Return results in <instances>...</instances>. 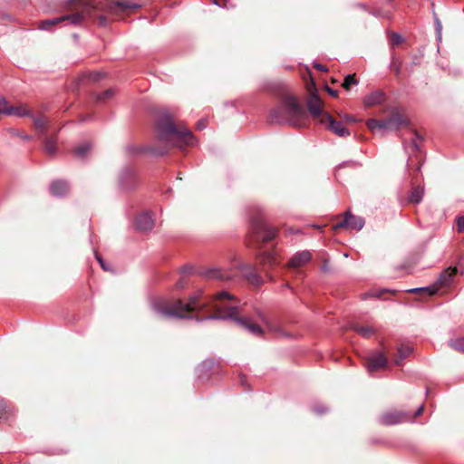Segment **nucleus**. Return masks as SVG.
Segmentation results:
<instances>
[{"mask_svg": "<svg viewBox=\"0 0 464 464\" xmlns=\"http://www.w3.org/2000/svg\"><path fill=\"white\" fill-rule=\"evenodd\" d=\"M254 241L259 249L258 260L264 267H273L277 265V260L274 251H262V245L268 244L275 240L278 229L269 225L262 218L253 221L252 224Z\"/></svg>", "mask_w": 464, "mask_h": 464, "instance_id": "nucleus-5", "label": "nucleus"}, {"mask_svg": "<svg viewBox=\"0 0 464 464\" xmlns=\"http://www.w3.org/2000/svg\"><path fill=\"white\" fill-rule=\"evenodd\" d=\"M381 295H382V292H380V291H374V292H372V293H370V294H365V295H364V298L366 297V295H372V296H374V297H380V296H381Z\"/></svg>", "mask_w": 464, "mask_h": 464, "instance_id": "nucleus-47", "label": "nucleus"}, {"mask_svg": "<svg viewBox=\"0 0 464 464\" xmlns=\"http://www.w3.org/2000/svg\"><path fill=\"white\" fill-rule=\"evenodd\" d=\"M69 191V185L64 180H55L50 185V192L56 197H62Z\"/></svg>", "mask_w": 464, "mask_h": 464, "instance_id": "nucleus-18", "label": "nucleus"}, {"mask_svg": "<svg viewBox=\"0 0 464 464\" xmlns=\"http://www.w3.org/2000/svg\"><path fill=\"white\" fill-rule=\"evenodd\" d=\"M206 126H207V121H206V120H203V119L199 120L197 123L198 130H203L206 128Z\"/></svg>", "mask_w": 464, "mask_h": 464, "instance_id": "nucleus-43", "label": "nucleus"}, {"mask_svg": "<svg viewBox=\"0 0 464 464\" xmlns=\"http://www.w3.org/2000/svg\"><path fill=\"white\" fill-rule=\"evenodd\" d=\"M158 140L167 148L177 147L184 150L196 145L192 132L184 126L176 125L169 114H162L156 123Z\"/></svg>", "mask_w": 464, "mask_h": 464, "instance_id": "nucleus-3", "label": "nucleus"}, {"mask_svg": "<svg viewBox=\"0 0 464 464\" xmlns=\"http://www.w3.org/2000/svg\"><path fill=\"white\" fill-rule=\"evenodd\" d=\"M90 144L89 143H83L82 145H80L79 147H77L73 153H74V156L79 158V159H83L86 154L88 153V151L90 150Z\"/></svg>", "mask_w": 464, "mask_h": 464, "instance_id": "nucleus-27", "label": "nucleus"}, {"mask_svg": "<svg viewBox=\"0 0 464 464\" xmlns=\"http://www.w3.org/2000/svg\"><path fill=\"white\" fill-rule=\"evenodd\" d=\"M424 196V188L421 186H415L412 188L410 196L409 201L411 203L419 204Z\"/></svg>", "mask_w": 464, "mask_h": 464, "instance_id": "nucleus-22", "label": "nucleus"}, {"mask_svg": "<svg viewBox=\"0 0 464 464\" xmlns=\"http://www.w3.org/2000/svg\"><path fill=\"white\" fill-rule=\"evenodd\" d=\"M184 287H185V284L182 281L178 282L176 285V288H178V289H182Z\"/></svg>", "mask_w": 464, "mask_h": 464, "instance_id": "nucleus-51", "label": "nucleus"}, {"mask_svg": "<svg viewBox=\"0 0 464 464\" xmlns=\"http://www.w3.org/2000/svg\"><path fill=\"white\" fill-rule=\"evenodd\" d=\"M307 112L293 95H285L280 103L270 111L269 120L276 123H288L300 127L307 120Z\"/></svg>", "mask_w": 464, "mask_h": 464, "instance_id": "nucleus-4", "label": "nucleus"}, {"mask_svg": "<svg viewBox=\"0 0 464 464\" xmlns=\"http://www.w3.org/2000/svg\"><path fill=\"white\" fill-rule=\"evenodd\" d=\"M412 349L409 345H401L398 349L397 357L394 359V362L397 365H400L402 361L411 354Z\"/></svg>", "mask_w": 464, "mask_h": 464, "instance_id": "nucleus-23", "label": "nucleus"}, {"mask_svg": "<svg viewBox=\"0 0 464 464\" xmlns=\"http://www.w3.org/2000/svg\"><path fill=\"white\" fill-rule=\"evenodd\" d=\"M327 91L332 96H337V91L332 90L330 88H327Z\"/></svg>", "mask_w": 464, "mask_h": 464, "instance_id": "nucleus-52", "label": "nucleus"}, {"mask_svg": "<svg viewBox=\"0 0 464 464\" xmlns=\"http://www.w3.org/2000/svg\"><path fill=\"white\" fill-rule=\"evenodd\" d=\"M101 76H102V73H100V72H95V73H93V74L92 75V80H93V81H97V80H99V79L101 78Z\"/></svg>", "mask_w": 464, "mask_h": 464, "instance_id": "nucleus-50", "label": "nucleus"}, {"mask_svg": "<svg viewBox=\"0 0 464 464\" xmlns=\"http://www.w3.org/2000/svg\"><path fill=\"white\" fill-rule=\"evenodd\" d=\"M44 151L53 155L56 151V140L53 137H46L44 140Z\"/></svg>", "mask_w": 464, "mask_h": 464, "instance_id": "nucleus-26", "label": "nucleus"}, {"mask_svg": "<svg viewBox=\"0 0 464 464\" xmlns=\"http://www.w3.org/2000/svg\"><path fill=\"white\" fill-rule=\"evenodd\" d=\"M313 411L318 415H322L327 411V408L323 405H314Z\"/></svg>", "mask_w": 464, "mask_h": 464, "instance_id": "nucleus-40", "label": "nucleus"}, {"mask_svg": "<svg viewBox=\"0 0 464 464\" xmlns=\"http://www.w3.org/2000/svg\"><path fill=\"white\" fill-rule=\"evenodd\" d=\"M314 67L317 70L321 71V72H326L327 71L326 67L324 65H323V64H320V63L314 64Z\"/></svg>", "mask_w": 464, "mask_h": 464, "instance_id": "nucleus-48", "label": "nucleus"}, {"mask_svg": "<svg viewBox=\"0 0 464 464\" xmlns=\"http://www.w3.org/2000/svg\"><path fill=\"white\" fill-rule=\"evenodd\" d=\"M23 139H24V140H30V139H31V137H30V136H28V135H24V136H23Z\"/></svg>", "mask_w": 464, "mask_h": 464, "instance_id": "nucleus-55", "label": "nucleus"}, {"mask_svg": "<svg viewBox=\"0 0 464 464\" xmlns=\"http://www.w3.org/2000/svg\"><path fill=\"white\" fill-rule=\"evenodd\" d=\"M321 123L324 124L330 130L340 137H345L350 135L349 130L344 125L335 121L329 113L324 114V119L321 120Z\"/></svg>", "mask_w": 464, "mask_h": 464, "instance_id": "nucleus-9", "label": "nucleus"}, {"mask_svg": "<svg viewBox=\"0 0 464 464\" xmlns=\"http://www.w3.org/2000/svg\"><path fill=\"white\" fill-rule=\"evenodd\" d=\"M366 125L372 131L388 130L386 120L370 119L367 121Z\"/></svg>", "mask_w": 464, "mask_h": 464, "instance_id": "nucleus-21", "label": "nucleus"}, {"mask_svg": "<svg viewBox=\"0 0 464 464\" xmlns=\"http://www.w3.org/2000/svg\"><path fill=\"white\" fill-rule=\"evenodd\" d=\"M154 152H155V153H157V154L162 155V154L166 153V152H167V150H163V151H154Z\"/></svg>", "mask_w": 464, "mask_h": 464, "instance_id": "nucleus-54", "label": "nucleus"}, {"mask_svg": "<svg viewBox=\"0 0 464 464\" xmlns=\"http://www.w3.org/2000/svg\"><path fill=\"white\" fill-rule=\"evenodd\" d=\"M242 276L252 285L259 287L264 284V279L259 275L256 267L250 264H244L237 266Z\"/></svg>", "mask_w": 464, "mask_h": 464, "instance_id": "nucleus-6", "label": "nucleus"}, {"mask_svg": "<svg viewBox=\"0 0 464 464\" xmlns=\"http://www.w3.org/2000/svg\"><path fill=\"white\" fill-rule=\"evenodd\" d=\"M351 328L364 338H370L375 334V329L370 325L353 324Z\"/></svg>", "mask_w": 464, "mask_h": 464, "instance_id": "nucleus-20", "label": "nucleus"}, {"mask_svg": "<svg viewBox=\"0 0 464 464\" xmlns=\"http://www.w3.org/2000/svg\"><path fill=\"white\" fill-rule=\"evenodd\" d=\"M214 364L215 362L212 360H206L199 365L198 369L201 372H208L212 369Z\"/></svg>", "mask_w": 464, "mask_h": 464, "instance_id": "nucleus-33", "label": "nucleus"}, {"mask_svg": "<svg viewBox=\"0 0 464 464\" xmlns=\"http://www.w3.org/2000/svg\"><path fill=\"white\" fill-rule=\"evenodd\" d=\"M435 27H436V33H437V38L439 41L441 40V31H442V24L439 18L435 19Z\"/></svg>", "mask_w": 464, "mask_h": 464, "instance_id": "nucleus-39", "label": "nucleus"}, {"mask_svg": "<svg viewBox=\"0 0 464 464\" xmlns=\"http://www.w3.org/2000/svg\"><path fill=\"white\" fill-rule=\"evenodd\" d=\"M456 274H457V268L456 267H454V268L449 267V268L445 269L440 275V276L438 278V281H437L438 285H440V286H447V285H449L452 282V280H453L454 276H456Z\"/></svg>", "mask_w": 464, "mask_h": 464, "instance_id": "nucleus-19", "label": "nucleus"}, {"mask_svg": "<svg viewBox=\"0 0 464 464\" xmlns=\"http://www.w3.org/2000/svg\"><path fill=\"white\" fill-rule=\"evenodd\" d=\"M411 417L402 411H387L381 416V422L384 425H395L407 421Z\"/></svg>", "mask_w": 464, "mask_h": 464, "instance_id": "nucleus-11", "label": "nucleus"}, {"mask_svg": "<svg viewBox=\"0 0 464 464\" xmlns=\"http://www.w3.org/2000/svg\"><path fill=\"white\" fill-rule=\"evenodd\" d=\"M364 226V220L361 217L352 215L350 212H346L343 219L337 223L334 227H346L350 230H361Z\"/></svg>", "mask_w": 464, "mask_h": 464, "instance_id": "nucleus-8", "label": "nucleus"}, {"mask_svg": "<svg viewBox=\"0 0 464 464\" xmlns=\"http://www.w3.org/2000/svg\"><path fill=\"white\" fill-rule=\"evenodd\" d=\"M122 176H126L127 178H129L131 181H134L135 180V175H134V172L131 170V169H127L124 171V173L122 174ZM120 182H121V185L128 189V188H131V185L130 184H128L127 182H125L123 177H121V179H120Z\"/></svg>", "mask_w": 464, "mask_h": 464, "instance_id": "nucleus-29", "label": "nucleus"}, {"mask_svg": "<svg viewBox=\"0 0 464 464\" xmlns=\"http://www.w3.org/2000/svg\"><path fill=\"white\" fill-rule=\"evenodd\" d=\"M392 66L394 67V70H395L396 73H399L400 66L399 65L398 66L395 65V62L392 63Z\"/></svg>", "mask_w": 464, "mask_h": 464, "instance_id": "nucleus-53", "label": "nucleus"}, {"mask_svg": "<svg viewBox=\"0 0 464 464\" xmlns=\"http://www.w3.org/2000/svg\"><path fill=\"white\" fill-rule=\"evenodd\" d=\"M234 324H236L239 328H241L243 330H246L253 335L260 336L263 334V330L261 329V327L258 324L253 323L249 319L237 316L235 307H234Z\"/></svg>", "mask_w": 464, "mask_h": 464, "instance_id": "nucleus-10", "label": "nucleus"}, {"mask_svg": "<svg viewBox=\"0 0 464 464\" xmlns=\"http://www.w3.org/2000/svg\"><path fill=\"white\" fill-rule=\"evenodd\" d=\"M213 3L218 6L224 7V8H230L231 2L230 0H213Z\"/></svg>", "mask_w": 464, "mask_h": 464, "instance_id": "nucleus-37", "label": "nucleus"}, {"mask_svg": "<svg viewBox=\"0 0 464 464\" xmlns=\"http://www.w3.org/2000/svg\"><path fill=\"white\" fill-rule=\"evenodd\" d=\"M72 14L60 17L47 19L40 23L41 30H49L53 25L66 22L70 24H80L87 16H92L97 11L113 13L116 9H132L138 5H130L126 1L114 0H71Z\"/></svg>", "mask_w": 464, "mask_h": 464, "instance_id": "nucleus-2", "label": "nucleus"}, {"mask_svg": "<svg viewBox=\"0 0 464 464\" xmlns=\"http://www.w3.org/2000/svg\"><path fill=\"white\" fill-rule=\"evenodd\" d=\"M95 256H96V259L98 260V262L100 263L102 268L104 270V271H110L111 268H110V265L106 264L103 259L96 253L95 254Z\"/></svg>", "mask_w": 464, "mask_h": 464, "instance_id": "nucleus-41", "label": "nucleus"}, {"mask_svg": "<svg viewBox=\"0 0 464 464\" xmlns=\"http://www.w3.org/2000/svg\"><path fill=\"white\" fill-rule=\"evenodd\" d=\"M27 114H28V111L24 107H22V106H8L7 105V111H5V115H8V116L14 115V116L22 117V116H25Z\"/></svg>", "mask_w": 464, "mask_h": 464, "instance_id": "nucleus-24", "label": "nucleus"}, {"mask_svg": "<svg viewBox=\"0 0 464 464\" xmlns=\"http://www.w3.org/2000/svg\"><path fill=\"white\" fill-rule=\"evenodd\" d=\"M48 120L44 116H37L34 118V127L41 134L44 133L45 130L48 127Z\"/></svg>", "mask_w": 464, "mask_h": 464, "instance_id": "nucleus-25", "label": "nucleus"}, {"mask_svg": "<svg viewBox=\"0 0 464 464\" xmlns=\"http://www.w3.org/2000/svg\"><path fill=\"white\" fill-rule=\"evenodd\" d=\"M457 230L459 233L464 232V217H458L456 219Z\"/></svg>", "mask_w": 464, "mask_h": 464, "instance_id": "nucleus-38", "label": "nucleus"}, {"mask_svg": "<svg viewBox=\"0 0 464 464\" xmlns=\"http://www.w3.org/2000/svg\"><path fill=\"white\" fill-rule=\"evenodd\" d=\"M423 409H424L423 405L420 406V407L417 409V411H415L414 417H418V416H420V415L422 413Z\"/></svg>", "mask_w": 464, "mask_h": 464, "instance_id": "nucleus-49", "label": "nucleus"}, {"mask_svg": "<svg viewBox=\"0 0 464 464\" xmlns=\"http://www.w3.org/2000/svg\"><path fill=\"white\" fill-rule=\"evenodd\" d=\"M386 121L388 130H398L400 127L407 125L408 123L404 115L399 112H393Z\"/></svg>", "mask_w": 464, "mask_h": 464, "instance_id": "nucleus-17", "label": "nucleus"}, {"mask_svg": "<svg viewBox=\"0 0 464 464\" xmlns=\"http://www.w3.org/2000/svg\"><path fill=\"white\" fill-rule=\"evenodd\" d=\"M204 275L208 278H221L222 277L220 271L216 270V269L208 270V271L205 272Z\"/></svg>", "mask_w": 464, "mask_h": 464, "instance_id": "nucleus-35", "label": "nucleus"}, {"mask_svg": "<svg viewBox=\"0 0 464 464\" xmlns=\"http://www.w3.org/2000/svg\"><path fill=\"white\" fill-rule=\"evenodd\" d=\"M7 111V102L5 98L0 99V115H5Z\"/></svg>", "mask_w": 464, "mask_h": 464, "instance_id": "nucleus-42", "label": "nucleus"}, {"mask_svg": "<svg viewBox=\"0 0 464 464\" xmlns=\"http://www.w3.org/2000/svg\"><path fill=\"white\" fill-rule=\"evenodd\" d=\"M312 258L309 251H301L296 253L289 261L288 266L291 268H298L307 264Z\"/></svg>", "mask_w": 464, "mask_h": 464, "instance_id": "nucleus-15", "label": "nucleus"}, {"mask_svg": "<svg viewBox=\"0 0 464 464\" xmlns=\"http://www.w3.org/2000/svg\"><path fill=\"white\" fill-rule=\"evenodd\" d=\"M358 81L355 78V74H348L343 82V87L346 90H349L351 85H356Z\"/></svg>", "mask_w": 464, "mask_h": 464, "instance_id": "nucleus-31", "label": "nucleus"}, {"mask_svg": "<svg viewBox=\"0 0 464 464\" xmlns=\"http://www.w3.org/2000/svg\"><path fill=\"white\" fill-rule=\"evenodd\" d=\"M106 24H107L106 17L104 15L99 16V24L104 26V25H106Z\"/></svg>", "mask_w": 464, "mask_h": 464, "instance_id": "nucleus-45", "label": "nucleus"}, {"mask_svg": "<svg viewBox=\"0 0 464 464\" xmlns=\"http://www.w3.org/2000/svg\"><path fill=\"white\" fill-rule=\"evenodd\" d=\"M136 228L142 232L150 231L154 227V220L150 212H144L137 216L135 219Z\"/></svg>", "mask_w": 464, "mask_h": 464, "instance_id": "nucleus-13", "label": "nucleus"}, {"mask_svg": "<svg viewBox=\"0 0 464 464\" xmlns=\"http://www.w3.org/2000/svg\"><path fill=\"white\" fill-rule=\"evenodd\" d=\"M413 135H414V137L412 138V140H411V147L414 149V150H419L420 143L421 141V138L416 132H414Z\"/></svg>", "mask_w": 464, "mask_h": 464, "instance_id": "nucleus-36", "label": "nucleus"}, {"mask_svg": "<svg viewBox=\"0 0 464 464\" xmlns=\"http://www.w3.org/2000/svg\"><path fill=\"white\" fill-rule=\"evenodd\" d=\"M203 295L202 290L193 294L188 303L177 300L170 305H165L160 302H153V311L164 318H195L203 320H227L232 318V295L227 291H221L207 302L200 303Z\"/></svg>", "mask_w": 464, "mask_h": 464, "instance_id": "nucleus-1", "label": "nucleus"}, {"mask_svg": "<svg viewBox=\"0 0 464 464\" xmlns=\"http://www.w3.org/2000/svg\"><path fill=\"white\" fill-rule=\"evenodd\" d=\"M113 94H114L113 90L109 89V90H106L103 92L98 94L97 100L99 102H105V101L109 100L110 98H111L113 96Z\"/></svg>", "mask_w": 464, "mask_h": 464, "instance_id": "nucleus-32", "label": "nucleus"}, {"mask_svg": "<svg viewBox=\"0 0 464 464\" xmlns=\"http://www.w3.org/2000/svg\"><path fill=\"white\" fill-rule=\"evenodd\" d=\"M449 344L452 349L464 353V337L450 340Z\"/></svg>", "mask_w": 464, "mask_h": 464, "instance_id": "nucleus-28", "label": "nucleus"}, {"mask_svg": "<svg viewBox=\"0 0 464 464\" xmlns=\"http://www.w3.org/2000/svg\"><path fill=\"white\" fill-rule=\"evenodd\" d=\"M307 108L314 119H318L320 121L324 119V114L326 113L323 111L322 102L316 93H313L307 102Z\"/></svg>", "mask_w": 464, "mask_h": 464, "instance_id": "nucleus-12", "label": "nucleus"}, {"mask_svg": "<svg viewBox=\"0 0 464 464\" xmlns=\"http://www.w3.org/2000/svg\"><path fill=\"white\" fill-rule=\"evenodd\" d=\"M386 95L383 92L377 90L363 98V104L365 107H372L374 105L382 104L385 102Z\"/></svg>", "mask_w": 464, "mask_h": 464, "instance_id": "nucleus-16", "label": "nucleus"}, {"mask_svg": "<svg viewBox=\"0 0 464 464\" xmlns=\"http://www.w3.org/2000/svg\"><path fill=\"white\" fill-rule=\"evenodd\" d=\"M242 276L252 285L259 287L264 284V279L259 275L256 267L250 264H244L237 266Z\"/></svg>", "mask_w": 464, "mask_h": 464, "instance_id": "nucleus-7", "label": "nucleus"}, {"mask_svg": "<svg viewBox=\"0 0 464 464\" xmlns=\"http://www.w3.org/2000/svg\"><path fill=\"white\" fill-rule=\"evenodd\" d=\"M238 379H239L240 383H241L244 387H246V388H247V387H248V386H247V383H246V376H245V375H243V374H241V373H240V374L238 375Z\"/></svg>", "mask_w": 464, "mask_h": 464, "instance_id": "nucleus-44", "label": "nucleus"}, {"mask_svg": "<svg viewBox=\"0 0 464 464\" xmlns=\"http://www.w3.org/2000/svg\"><path fill=\"white\" fill-rule=\"evenodd\" d=\"M437 291H438L437 286L412 288V289L409 290V292H411V293L425 292L429 295H435L437 293Z\"/></svg>", "mask_w": 464, "mask_h": 464, "instance_id": "nucleus-30", "label": "nucleus"}, {"mask_svg": "<svg viewBox=\"0 0 464 464\" xmlns=\"http://www.w3.org/2000/svg\"><path fill=\"white\" fill-rule=\"evenodd\" d=\"M6 411V405L3 401H0V415Z\"/></svg>", "mask_w": 464, "mask_h": 464, "instance_id": "nucleus-46", "label": "nucleus"}, {"mask_svg": "<svg viewBox=\"0 0 464 464\" xmlns=\"http://www.w3.org/2000/svg\"><path fill=\"white\" fill-rule=\"evenodd\" d=\"M387 364L386 356L382 353H378L371 356L367 362V371L374 372L380 368L385 367Z\"/></svg>", "mask_w": 464, "mask_h": 464, "instance_id": "nucleus-14", "label": "nucleus"}, {"mask_svg": "<svg viewBox=\"0 0 464 464\" xmlns=\"http://www.w3.org/2000/svg\"><path fill=\"white\" fill-rule=\"evenodd\" d=\"M402 41H403V39L399 34H397V33L392 34L391 38H390L391 45H392V46L398 45L401 43H402Z\"/></svg>", "mask_w": 464, "mask_h": 464, "instance_id": "nucleus-34", "label": "nucleus"}]
</instances>
